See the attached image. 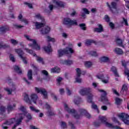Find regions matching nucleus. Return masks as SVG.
Masks as SVG:
<instances>
[{
	"label": "nucleus",
	"mask_w": 129,
	"mask_h": 129,
	"mask_svg": "<svg viewBox=\"0 0 129 129\" xmlns=\"http://www.w3.org/2000/svg\"><path fill=\"white\" fill-rule=\"evenodd\" d=\"M64 25L68 26V28H70L71 26H78V23H77V21L74 20H72L70 18H66L63 20Z\"/></svg>",
	"instance_id": "obj_4"
},
{
	"label": "nucleus",
	"mask_w": 129,
	"mask_h": 129,
	"mask_svg": "<svg viewBox=\"0 0 129 129\" xmlns=\"http://www.w3.org/2000/svg\"><path fill=\"white\" fill-rule=\"evenodd\" d=\"M10 59L12 62H16V58H15V56L13 54H10Z\"/></svg>",
	"instance_id": "obj_53"
},
{
	"label": "nucleus",
	"mask_w": 129,
	"mask_h": 129,
	"mask_svg": "<svg viewBox=\"0 0 129 129\" xmlns=\"http://www.w3.org/2000/svg\"><path fill=\"white\" fill-rule=\"evenodd\" d=\"M24 119V116L23 115H20V118H18L16 120V123L12 127V129H16L17 126L20 125L22 123V121Z\"/></svg>",
	"instance_id": "obj_15"
},
{
	"label": "nucleus",
	"mask_w": 129,
	"mask_h": 129,
	"mask_svg": "<svg viewBox=\"0 0 129 129\" xmlns=\"http://www.w3.org/2000/svg\"><path fill=\"white\" fill-rule=\"evenodd\" d=\"M101 62H108L109 61V58L107 56H102L100 58Z\"/></svg>",
	"instance_id": "obj_34"
},
{
	"label": "nucleus",
	"mask_w": 129,
	"mask_h": 129,
	"mask_svg": "<svg viewBox=\"0 0 129 129\" xmlns=\"http://www.w3.org/2000/svg\"><path fill=\"white\" fill-rule=\"evenodd\" d=\"M115 103L117 105H119L121 102H122V99L119 98H116L115 99Z\"/></svg>",
	"instance_id": "obj_41"
},
{
	"label": "nucleus",
	"mask_w": 129,
	"mask_h": 129,
	"mask_svg": "<svg viewBox=\"0 0 129 129\" xmlns=\"http://www.w3.org/2000/svg\"><path fill=\"white\" fill-rule=\"evenodd\" d=\"M99 92H102V95L101 98L99 99L100 101H102L104 103L107 104L108 103V100L106 97V92L103 90H98Z\"/></svg>",
	"instance_id": "obj_9"
},
{
	"label": "nucleus",
	"mask_w": 129,
	"mask_h": 129,
	"mask_svg": "<svg viewBox=\"0 0 129 129\" xmlns=\"http://www.w3.org/2000/svg\"><path fill=\"white\" fill-rule=\"evenodd\" d=\"M6 110V108L3 106H1L0 107V114L1 113H3L4 112H5Z\"/></svg>",
	"instance_id": "obj_56"
},
{
	"label": "nucleus",
	"mask_w": 129,
	"mask_h": 129,
	"mask_svg": "<svg viewBox=\"0 0 129 129\" xmlns=\"http://www.w3.org/2000/svg\"><path fill=\"white\" fill-rule=\"evenodd\" d=\"M15 51L16 53L18 54L20 58L22 59L24 64H27V63L28 62H27V60H26V57H24V56H23V55L25 54V53H24V51H23L21 49H16Z\"/></svg>",
	"instance_id": "obj_10"
},
{
	"label": "nucleus",
	"mask_w": 129,
	"mask_h": 129,
	"mask_svg": "<svg viewBox=\"0 0 129 129\" xmlns=\"http://www.w3.org/2000/svg\"><path fill=\"white\" fill-rule=\"evenodd\" d=\"M77 72V76H81V74L84 75L85 74V72H82L80 68H77L76 70Z\"/></svg>",
	"instance_id": "obj_32"
},
{
	"label": "nucleus",
	"mask_w": 129,
	"mask_h": 129,
	"mask_svg": "<svg viewBox=\"0 0 129 129\" xmlns=\"http://www.w3.org/2000/svg\"><path fill=\"white\" fill-rule=\"evenodd\" d=\"M30 108L32 111H34V112H36V113L40 112V110L37 109L34 106H31L30 107Z\"/></svg>",
	"instance_id": "obj_44"
},
{
	"label": "nucleus",
	"mask_w": 129,
	"mask_h": 129,
	"mask_svg": "<svg viewBox=\"0 0 129 129\" xmlns=\"http://www.w3.org/2000/svg\"><path fill=\"white\" fill-rule=\"evenodd\" d=\"M44 107L45 108H46V109H50V108H51V106H50L48 103L45 104Z\"/></svg>",
	"instance_id": "obj_60"
},
{
	"label": "nucleus",
	"mask_w": 129,
	"mask_h": 129,
	"mask_svg": "<svg viewBox=\"0 0 129 129\" xmlns=\"http://www.w3.org/2000/svg\"><path fill=\"white\" fill-rule=\"evenodd\" d=\"M10 46L7 45V44H4L3 42L0 43V48H3V49H6V48H9Z\"/></svg>",
	"instance_id": "obj_48"
},
{
	"label": "nucleus",
	"mask_w": 129,
	"mask_h": 129,
	"mask_svg": "<svg viewBox=\"0 0 129 129\" xmlns=\"http://www.w3.org/2000/svg\"><path fill=\"white\" fill-rule=\"evenodd\" d=\"M126 90H127V86L124 84L122 86V90L120 92L121 94H123V92H124V91H126Z\"/></svg>",
	"instance_id": "obj_42"
},
{
	"label": "nucleus",
	"mask_w": 129,
	"mask_h": 129,
	"mask_svg": "<svg viewBox=\"0 0 129 129\" xmlns=\"http://www.w3.org/2000/svg\"><path fill=\"white\" fill-rule=\"evenodd\" d=\"M30 99L34 103H37V99H38V95L36 93H32L30 95Z\"/></svg>",
	"instance_id": "obj_23"
},
{
	"label": "nucleus",
	"mask_w": 129,
	"mask_h": 129,
	"mask_svg": "<svg viewBox=\"0 0 129 129\" xmlns=\"http://www.w3.org/2000/svg\"><path fill=\"white\" fill-rule=\"evenodd\" d=\"M69 125L71 126V128H72V129H75V126H74V124H73V123H72V122H69Z\"/></svg>",
	"instance_id": "obj_59"
},
{
	"label": "nucleus",
	"mask_w": 129,
	"mask_h": 129,
	"mask_svg": "<svg viewBox=\"0 0 129 129\" xmlns=\"http://www.w3.org/2000/svg\"><path fill=\"white\" fill-rule=\"evenodd\" d=\"M82 11L85 13V14H87V15H89V11L86 8H84L82 9Z\"/></svg>",
	"instance_id": "obj_58"
},
{
	"label": "nucleus",
	"mask_w": 129,
	"mask_h": 129,
	"mask_svg": "<svg viewBox=\"0 0 129 129\" xmlns=\"http://www.w3.org/2000/svg\"><path fill=\"white\" fill-rule=\"evenodd\" d=\"M99 28H95V32H97V33H101V32H103V28H102V25L101 24L98 25Z\"/></svg>",
	"instance_id": "obj_28"
},
{
	"label": "nucleus",
	"mask_w": 129,
	"mask_h": 129,
	"mask_svg": "<svg viewBox=\"0 0 129 129\" xmlns=\"http://www.w3.org/2000/svg\"><path fill=\"white\" fill-rule=\"evenodd\" d=\"M89 54L91 55V56H93L94 57H96L98 56L97 52H96V51H91L89 52Z\"/></svg>",
	"instance_id": "obj_45"
},
{
	"label": "nucleus",
	"mask_w": 129,
	"mask_h": 129,
	"mask_svg": "<svg viewBox=\"0 0 129 129\" xmlns=\"http://www.w3.org/2000/svg\"><path fill=\"white\" fill-rule=\"evenodd\" d=\"M79 27L83 31H86V25L85 23H81L79 25Z\"/></svg>",
	"instance_id": "obj_39"
},
{
	"label": "nucleus",
	"mask_w": 129,
	"mask_h": 129,
	"mask_svg": "<svg viewBox=\"0 0 129 129\" xmlns=\"http://www.w3.org/2000/svg\"><path fill=\"white\" fill-rule=\"evenodd\" d=\"M5 90L8 93V94H12V93L16 90V85L12 84L11 88H7L5 89Z\"/></svg>",
	"instance_id": "obj_16"
},
{
	"label": "nucleus",
	"mask_w": 129,
	"mask_h": 129,
	"mask_svg": "<svg viewBox=\"0 0 129 129\" xmlns=\"http://www.w3.org/2000/svg\"><path fill=\"white\" fill-rule=\"evenodd\" d=\"M89 103H92V108H93V109H95V110H97L98 113H99V111L98 110L97 105L94 104V102H93V101H92V102Z\"/></svg>",
	"instance_id": "obj_36"
},
{
	"label": "nucleus",
	"mask_w": 129,
	"mask_h": 129,
	"mask_svg": "<svg viewBox=\"0 0 129 129\" xmlns=\"http://www.w3.org/2000/svg\"><path fill=\"white\" fill-rule=\"evenodd\" d=\"M27 77L28 80L26 78H23V80H24V81L28 85H30V84H31L30 80H32L33 79V77H32V70H30L28 71Z\"/></svg>",
	"instance_id": "obj_14"
},
{
	"label": "nucleus",
	"mask_w": 129,
	"mask_h": 129,
	"mask_svg": "<svg viewBox=\"0 0 129 129\" xmlns=\"http://www.w3.org/2000/svg\"><path fill=\"white\" fill-rule=\"evenodd\" d=\"M53 3L57 6V7H59L60 8H63L64 7V6H65V4L61 1L54 0Z\"/></svg>",
	"instance_id": "obj_24"
},
{
	"label": "nucleus",
	"mask_w": 129,
	"mask_h": 129,
	"mask_svg": "<svg viewBox=\"0 0 129 129\" xmlns=\"http://www.w3.org/2000/svg\"><path fill=\"white\" fill-rule=\"evenodd\" d=\"M74 102L75 104H79L81 102V98L79 97H77L74 100Z\"/></svg>",
	"instance_id": "obj_35"
},
{
	"label": "nucleus",
	"mask_w": 129,
	"mask_h": 129,
	"mask_svg": "<svg viewBox=\"0 0 129 129\" xmlns=\"http://www.w3.org/2000/svg\"><path fill=\"white\" fill-rule=\"evenodd\" d=\"M25 50L26 51L27 53H29V54H31V55H33L34 57H36V60L39 63H41V64H42V65H44L45 64V62H44V59L43 58L37 56V54L36 53H33V50L31 49H29L28 48H25Z\"/></svg>",
	"instance_id": "obj_6"
},
{
	"label": "nucleus",
	"mask_w": 129,
	"mask_h": 129,
	"mask_svg": "<svg viewBox=\"0 0 129 129\" xmlns=\"http://www.w3.org/2000/svg\"><path fill=\"white\" fill-rule=\"evenodd\" d=\"M24 37L28 41L33 43L28 44V46L31 47L32 49H35L36 51H39V50L41 49V47L39 44H37V41H36V40L31 38V36L28 35H24Z\"/></svg>",
	"instance_id": "obj_2"
},
{
	"label": "nucleus",
	"mask_w": 129,
	"mask_h": 129,
	"mask_svg": "<svg viewBox=\"0 0 129 129\" xmlns=\"http://www.w3.org/2000/svg\"><path fill=\"white\" fill-rule=\"evenodd\" d=\"M18 19L19 20H20L21 22H23V23H24L26 25H27V24L29 23V21H28V20L25 18H23V16L22 15V14H20L18 16Z\"/></svg>",
	"instance_id": "obj_27"
},
{
	"label": "nucleus",
	"mask_w": 129,
	"mask_h": 129,
	"mask_svg": "<svg viewBox=\"0 0 129 129\" xmlns=\"http://www.w3.org/2000/svg\"><path fill=\"white\" fill-rule=\"evenodd\" d=\"M24 96V100H25V101H26V102H27V103H31V100H30V98H29V95H28V94H24L23 95Z\"/></svg>",
	"instance_id": "obj_33"
},
{
	"label": "nucleus",
	"mask_w": 129,
	"mask_h": 129,
	"mask_svg": "<svg viewBox=\"0 0 129 129\" xmlns=\"http://www.w3.org/2000/svg\"><path fill=\"white\" fill-rule=\"evenodd\" d=\"M97 78L98 79H104V78H105L104 75H103L102 74H99V75H97Z\"/></svg>",
	"instance_id": "obj_52"
},
{
	"label": "nucleus",
	"mask_w": 129,
	"mask_h": 129,
	"mask_svg": "<svg viewBox=\"0 0 129 129\" xmlns=\"http://www.w3.org/2000/svg\"><path fill=\"white\" fill-rule=\"evenodd\" d=\"M115 52L116 53V54H118V55H121L123 53V51H122V50L120 48H116L115 49Z\"/></svg>",
	"instance_id": "obj_38"
},
{
	"label": "nucleus",
	"mask_w": 129,
	"mask_h": 129,
	"mask_svg": "<svg viewBox=\"0 0 129 129\" xmlns=\"http://www.w3.org/2000/svg\"><path fill=\"white\" fill-rule=\"evenodd\" d=\"M30 129H39L38 127H36L35 126H34L33 125H30Z\"/></svg>",
	"instance_id": "obj_64"
},
{
	"label": "nucleus",
	"mask_w": 129,
	"mask_h": 129,
	"mask_svg": "<svg viewBox=\"0 0 129 129\" xmlns=\"http://www.w3.org/2000/svg\"><path fill=\"white\" fill-rule=\"evenodd\" d=\"M14 70L17 72L19 74H22V70L20 69V68L18 66H14Z\"/></svg>",
	"instance_id": "obj_40"
},
{
	"label": "nucleus",
	"mask_w": 129,
	"mask_h": 129,
	"mask_svg": "<svg viewBox=\"0 0 129 129\" xmlns=\"http://www.w3.org/2000/svg\"><path fill=\"white\" fill-rule=\"evenodd\" d=\"M65 92V91L64 90V89H59V93H60V94H64V93Z\"/></svg>",
	"instance_id": "obj_63"
},
{
	"label": "nucleus",
	"mask_w": 129,
	"mask_h": 129,
	"mask_svg": "<svg viewBox=\"0 0 129 129\" xmlns=\"http://www.w3.org/2000/svg\"><path fill=\"white\" fill-rule=\"evenodd\" d=\"M24 5H26V6H27L29 9H33V5L31 3L25 2Z\"/></svg>",
	"instance_id": "obj_55"
},
{
	"label": "nucleus",
	"mask_w": 129,
	"mask_h": 129,
	"mask_svg": "<svg viewBox=\"0 0 129 129\" xmlns=\"http://www.w3.org/2000/svg\"><path fill=\"white\" fill-rule=\"evenodd\" d=\"M76 15H77L76 11H74L71 14V17H75Z\"/></svg>",
	"instance_id": "obj_62"
},
{
	"label": "nucleus",
	"mask_w": 129,
	"mask_h": 129,
	"mask_svg": "<svg viewBox=\"0 0 129 129\" xmlns=\"http://www.w3.org/2000/svg\"><path fill=\"white\" fill-rule=\"evenodd\" d=\"M118 117L122 120L125 124H129V115L125 113H121L118 115Z\"/></svg>",
	"instance_id": "obj_8"
},
{
	"label": "nucleus",
	"mask_w": 129,
	"mask_h": 129,
	"mask_svg": "<svg viewBox=\"0 0 129 129\" xmlns=\"http://www.w3.org/2000/svg\"><path fill=\"white\" fill-rule=\"evenodd\" d=\"M34 19L35 21H41V22H45V19L44 17L41 16V14L37 13L34 16Z\"/></svg>",
	"instance_id": "obj_20"
},
{
	"label": "nucleus",
	"mask_w": 129,
	"mask_h": 129,
	"mask_svg": "<svg viewBox=\"0 0 129 129\" xmlns=\"http://www.w3.org/2000/svg\"><path fill=\"white\" fill-rule=\"evenodd\" d=\"M51 28H50L49 27L45 26L42 29L40 30V31L41 34H42V35H45L46 34H48Z\"/></svg>",
	"instance_id": "obj_17"
},
{
	"label": "nucleus",
	"mask_w": 129,
	"mask_h": 129,
	"mask_svg": "<svg viewBox=\"0 0 129 129\" xmlns=\"http://www.w3.org/2000/svg\"><path fill=\"white\" fill-rule=\"evenodd\" d=\"M10 29L9 27L6 26H1L0 27V33H5L7 31H9Z\"/></svg>",
	"instance_id": "obj_30"
},
{
	"label": "nucleus",
	"mask_w": 129,
	"mask_h": 129,
	"mask_svg": "<svg viewBox=\"0 0 129 129\" xmlns=\"http://www.w3.org/2000/svg\"><path fill=\"white\" fill-rule=\"evenodd\" d=\"M20 115H23V117L24 118L25 116L26 117V118H27V121H30V120H32L33 119V117L32 116V115L31 113H29L28 112H26L24 114H19V118H20Z\"/></svg>",
	"instance_id": "obj_19"
},
{
	"label": "nucleus",
	"mask_w": 129,
	"mask_h": 129,
	"mask_svg": "<svg viewBox=\"0 0 129 129\" xmlns=\"http://www.w3.org/2000/svg\"><path fill=\"white\" fill-rule=\"evenodd\" d=\"M10 41H11V44H12V45H14V46H16V45H18V44H19V41L14 39H11Z\"/></svg>",
	"instance_id": "obj_47"
},
{
	"label": "nucleus",
	"mask_w": 129,
	"mask_h": 129,
	"mask_svg": "<svg viewBox=\"0 0 129 129\" xmlns=\"http://www.w3.org/2000/svg\"><path fill=\"white\" fill-rule=\"evenodd\" d=\"M66 90V93L68 95H70L71 94H72V91L70 90L69 88H67Z\"/></svg>",
	"instance_id": "obj_57"
},
{
	"label": "nucleus",
	"mask_w": 129,
	"mask_h": 129,
	"mask_svg": "<svg viewBox=\"0 0 129 129\" xmlns=\"http://www.w3.org/2000/svg\"><path fill=\"white\" fill-rule=\"evenodd\" d=\"M73 54L74 53V50L72 48L67 47L64 49H60L58 50V55L59 57H62L64 54L69 55V53Z\"/></svg>",
	"instance_id": "obj_3"
},
{
	"label": "nucleus",
	"mask_w": 129,
	"mask_h": 129,
	"mask_svg": "<svg viewBox=\"0 0 129 129\" xmlns=\"http://www.w3.org/2000/svg\"><path fill=\"white\" fill-rule=\"evenodd\" d=\"M92 92V89L88 87V88H84L81 89L80 91V93L81 95H87L88 93H90V92Z\"/></svg>",
	"instance_id": "obj_13"
},
{
	"label": "nucleus",
	"mask_w": 129,
	"mask_h": 129,
	"mask_svg": "<svg viewBox=\"0 0 129 129\" xmlns=\"http://www.w3.org/2000/svg\"><path fill=\"white\" fill-rule=\"evenodd\" d=\"M47 113H48V115H54V114H55L54 112H53L52 111H48L47 112Z\"/></svg>",
	"instance_id": "obj_61"
},
{
	"label": "nucleus",
	"mask_w": 129,
	"mask_h": 129,
	"mask_svg": "<svg viewBox=\"0 0 129 129\" xmlns=\"http://www.w3.org/2000/svg\"><path fill=\"white\" fill-rule=\"evenodd\" d=\"M18 110L19 111H21L23 113L22 114H18L16 115L17 117L19 118V116L20 114H24L28 111H27V109L26 108V107L24 106L23 105H21L19 108H18Z\"/></svg>",
	"instance_id": "obj_18"
},
{
	"label": "nucleus",
	"mask_w": 129,
	"mask_h": 129,
	"mask_svg": "<svg viewBox=\"0 0 129 129\" xmlns=\"http://www.w3.org/2000/svg\"><path fill=\"white\" fill-rule=\"evenodd\" d=\"M87 101L89 103L92 102V99H93V97L94 96V95L91 92L89 93L87 95Z\"/></svg>",
	"instance_id": "obj_25"
},
{
	"label": "nucleus",
	"mask_w": 129,
	"mask_h": 129,
	"mask_svg": "<svg viewBox=\"0 0 129 129\" xmlns=\"http://www.w3.org/2000/svg\"><path fill=\"white\" fill-rule=\"evenodd\" d=\"M34 24H35L36 29H40V28H42V27L45 26V21L41 22H34Z\"/></svg>",
	"instance_id": "obj_22"
},
{
	"label": "nucleus",
	"mask_w": 129,
	"mask_h": 129,
	"mask_svg": "<svg viewBox=\"0 0 129 129\" xmlns=\"http://www.w3.org/2000/svg\"><path fill=\"white\" fill-rule=\"evenodd\" d=\"M106 5L113 14H118V9H117L116 3L113 2L111 3V5L108 3H107Z\"/></svg>",
	"instance_id": "obj_7"
},
{
	"label": "nucleus",
	"mask_w": 129,
	"mask_h": 129,
	"mask_svg": "<svg viewBox=\"0 0 129 129\" xmlns=\"http://www.w3.org/2000/svg\"><path fill=\"white\" fill-rule=\"evenodd\" d=\"M15 122H16V118H12L8 120L6 122H4L2 125V127L3 129H8V127L5 126V124H7V125H11Z\"/></svg>",
	"instance_id": "obj_11"
},
{
	"label": "nucleus",
	"mask_w": 129,
	"mask_h": 129,
	"mask_svg": "<svg viewBox=\"0 0 129 129\" xmlns=\"http://www.w3.org/2000/svg\"><path fill=\"white\" fill-rule=\"evenodd\" d=\"M61 127L62 128H66L67 127V124L65 122L61 121Z\"/></svg>",
	"instance_id": "obj_54"
},
{
	"label": "nucleus",
	"mask_w": 129,
	"mask_h": 129,
	"mask_svg": "<svg viewBox=\"0 0 129 129\" xmlns=\"http://www.w3.org/2000/svg\"><path fill=\"white\" fill-rule=\"evenodd\" d=\"M116 42L118 46H121L122 47V40L119 38H117L116 40Z\"/></svg>",
	"instance_id": "obj_43"
},
{
	"label": "nucleus",
	"mask_w": 129,
	"mask_h": 129,
	"mask_svg": "<svg viewBox=\"0 0 129 129\" xmlns=\"http://www.w3.org/2000/svg\"><path fill=\"white\" fill-rule=\"evenodd\" d=\"M64 107L65 110H67L69 113L72 114L73 116H74L75 118H77V119L80 118V117L83 115H85V116H86V117L88 118H90L91 117L90 114L87 112V111L84 109H80V115H79L78 114H77L76 111H75L74 109H70L69 107H68V105H67V104H64Z\"/></svg>",
	"instance_id": "obj_1"
},
{
	"label": "nucleus",
	"mask_w": 129,
	"mask_h": 129,
	"mask_svg": "<svg viewBox=\"0 0 129 129\" xmlns=\"http://www.w3.org/2000/svg\"><path fill=\"white\" fill-rule=\"evenodd\" d=\"M46 39L48 42H55L56 41L55 38H51L50 36H47Z\"/></svg>",
	"instance_id": "obj_49"
},
{
	"label": "nucleus",
	"mask_w": 129,
	"mask_h": 129,
	"mask_svg": "<svg viewBox=\"0 0 129 129\" xmlns=\"http://www.w3.org/2000/svg\"><path fill=\"white\" fill-rule=\"evenodd\" d=\"M111 71L113 73H114V75L116 77H118V73H117V70L116 69V68L115 67H112L111 68Z\"/></svg>",
	"instance_id": "obj_29"
},
{
	"label": "nucleus",
	"mask_w": 129,
	"mask_h": 129,
	"mask_svg": "<svg viewBox=\"0 0 129 129\" xmlns=\"http://www.w3.org/2000/svg\"><path fill=\"white\" fill-rule=\"evenodd\" d=\"M61 70L58 67H55L51 69L50 72L51 73H60Z\"/></svg>",
	"instance_id": "obj_26"
},
{
	"label": "nucleus",
	"mask_w": 129,
	"mask_h": 129,
	"mask_svg": "<svg viewBox=\"0 0 129 129\" xmlns=\"http://www.w3.org/2000/svg\"><path fill=\"white\" fill-rule=\"evenodd\" d=\"M34 89L36 93H40L41 95H43V98H45V99L48 98V92L45 89L35 87Z\"/></svg>",
	"instance_id": "obj_5"
},
{
	"label": "nucleus",
	"mask_w": 129,
	"mask_h": 129,
	"mask_svg": "<svg viewBox=\"0 0 129 129\" xmlns=\"http://www.w3.org/2000/svg\"><path fill=\"white\" fill-rule=\"evenodd\" d=\"M85 67L87 68H90L92 66V62L91 61H86L84 62Z\"/></svg>",
	"instance_id": "obj_37"
},
{
	"label": "nucleus",
	"mask_w": 129,
	"mask_h": 129,
	"mask_svg": "<svg viewBox=\"0 0 129 129\" xmlns=\"http://www.w3.org/2000/svg\"><path fill=\"white\" fill-rule=\"evenodd\" d=\"M41 73L42 74V75H44V76H45L46 77H48V76H49V74L48 73V72L46 70L42 71Z\"/></svg>",
	"instance_id": "obj_50"
},
{
	"label": "nucleus",
	"mask_w": 129,
	"mask_h": 129,
	"mask_svg": "<svg viewBox=\"0 0 129 129\" xmlns=\"http://www.w3.org/2000/svg\"><path fill=\"white\" fill-rule=\"evenodd\" d=\"M16 106L17 104L15 102H10L7 106V111L8 113H10L11 111H13V110L16 108Z\"/></svg>",
	"instance_id": "obj_12"
},
{
	"label": "nucleus",
	"mask_w": 129,
	"mask_h": 129,
	"mask_svg": "<svg viewBox=\"0 0 129 129\" xmlns=\"http://www.w3.org/2000/svg\"><path fill=\"white\" fill-rule=\"evenodd\" d=\"M44 49L46 53H51V52H52V48H51V45L50 44L47 46L44 47Z\"/></svg>",
	"instance_id": "obj_31"
},
{
	"label": "nucleus",
	"mask_w": 129,
	"mask_h": 129,
	"mask_svg": "<svg viewBox=\"0 0 129 129\" xmlns=\"http://www.w3.org/2000/svg\"><path fill=\"white\" fill-rule=\"evenodd\" d=\"M93 43H94V40H87L85 42V44L87 46H89V45Z\"/></svg>",
	"instance_id": "obj_46"
},
{
	"label": "nucleus",
	"mask_w": 129,
	"mask_h": 129,
	"mask_svg": "<svg viewBox=\"0 0 129 129\" xmlns=\"http://www.w3.org/2000/svg\"><path fill=\"white\" fill-rule=\"evenodd\" d=\"M60 63L63 64V65H67L68 66L72 65L73 64V61L70 59L60 60Z\"/></svg>",
	"instance_id": "obj_21"
},
{
	"label": "nucleus",
	"mask_w": 129,
	"mask_h": 129,
	"mask_svg": "<svg viewBox=\"0 0 129 129\" xmlns=\"http://www.w3.org/2000/svg\"><path fill=\"white\" fill-rule=\"evenodd\" d=\"M76 81L78 83H81L82 80L80 78V76H77L76 77Z\"/></svg>",
	"instance_id": "obj_51"
}]
</instances>
